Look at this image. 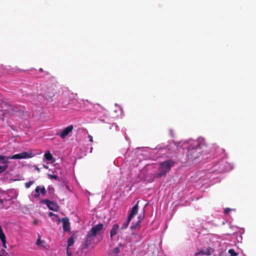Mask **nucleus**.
I'll return each instance as SVG.
<instances>
[{
  "label": "nucleus",
  "instance_id": "1",
  "mask_svg": "<svg viewBox=\"0 0 256 256\" xmlns=\"http://www.w3.org/2000/svg\"><path fill=\"white\" fill-rule=\"evenodd\" d=\"M187 149L186 155L188 160H194L198 158L201 154L208 152L207 144L202 138L190 140Z\"/></svg>",
  "mask_w": 256,
  "mask_h": 256
},
{
  "label": "nucleus",
  "instance_id": "2",
  "mask_svg": "<svg viewBox=\"0 0 256 256\" xmlns=\"http://www.w3.org/2000/svg\"><path fill=\"white\" fill-rule=\"evenodd\" d=\"M175 164V162L172 160H168L159 164L158 168V172L154 176L156 178L164 176L170 170L171 168Z\"/></svg>",
  "mask_w": 256,
  "mask_h": 256
},
{
  "label": "nucleus",
  "instance_id": "3",
  "mask_svg": "<svg viewBox=\"0 0 256 256\" xmlns=\"http://www.w3.org/2000/svg\"><path fill=\"white\" fill-rule=\"evenodd\" d=\"M138 203L139 201H138L136 204L132 208L126 220L123 224L122 226L120 228V230H123L126 229L128 228L132 219L138 213Z\"/></svg>",
  "mask_w": 256,
  "mask_h": 256
},
{
  "label": "nucleus",
  "instance_id": "4",
  "mask_svg": "<svg viewBox=\"0 0 256 256\" xmlns=\"http://www.w3.org/2000/svg\"><path fill=\"white\" fill-rule=\"evenodd\" d=\"M96 236L90 233L89 232L86 236L84 241L82 244V248L86 249L88 248L94 240Z\"/></svg>",
  "mask_w": 256,
  "mask_h": 256
},
{
  "label": "nucleus",
  "instance_id": "5",
  "mask_svg": "<svg viewBox=\"0 0 256 256\" xmlns=\"http://www.w3.org/2000/svg\"><path fill=\"white\" fill-rule=\"evenodd\" d=\"M32 156V154L31 152H22L11 156H8L7 159H24L30 158Z\"/></svg>",
  "mask_w": 256,
  "mask_h": 256
},
{
  "label": "nucleus",
  "instance_id": "6",
  "mask_svg": "<svg viewBox=\"0 0 256 256\" xmlns=\"http://www.w3.org/2000/svg\"><path fill=\"white\" fill-rule=\"evenodd\" d=\"M74 130V126L72 124L69 125L64 128L60 134H57L56 135H60L62 139H64Z\"/></svg>",
  "mask_w": 256,
  "mask_h": 256
},
{
  "label": "nucleus",
  "instance_id": "7",
  "mask_svg": "<svg viewBox=\"0 0 256 256\" xmlns=\"http://www.w3.org/2000/svg\"><path fill=\"white\" fill-rule=\"evenodd\" d=\"M104 225L102 224H98L93 226L89 231L90 233L94 235L96 237L98 234L102 230Z\"/></svg>",
  "mask_w": 256,
  "mask_h": 256
},
{
  "label": "nucleus",
  "instance_id": "8",
  "mask_svg": "<svg viewBox=\"0 0 256 256\" xmlns=\"http://www.w3.org/2000/svg\"><path fill=\"white\" fill-rule=\"evenodd\" d=\"M59 221L62 223V228L64 232H69L70 230V223L68 218H62L61 220L60 219Z\"/></svg>",
  "mask_w": 256,
  "mask_h": 256
},
{
  "label": "nucleus",
  "instance_id": "9",
  "mask_svg": "<svg viewBox=\"0 0 256 256\" xmlns=\"http://www.w3.org/2000/svg\"><path fill=\"white\" fill-rule=\"evenodd\" d=\"M213 252V249L209 248H208L201 250L199 252L195 253L194 256H198L200 254L210 256Z\"/></svg>",
  "mask_w": 256,
  "mask_h": 256
},
{
  "label": "nucleus",
  "instance_id": "10",
  "mask_svg": "<svg viewBox=\"0 0 256 256\" xmlns=\"http://www.w3.org/2000/svg\"><path fill=\"white\" fill-rule=\"evenodd\" d=\"M174 144L177 148H180L182 149L188 148L189 146V140L188 141H180V142H174Z\"/></svg>",
  "mask_w": 256,
  "mask_h": 256
},
{
  "label": "nucleus",
  "instance_id": "11",
  "mask_svg": "<svg viewBox=\"0 0 256 256\" xmlns=\"http://www.w3.org/2000/svg\"><path fill=\"white\" fill-rule=\"evenodd\" d=\"M45 203L50 210L54 211H57L58 206L56 203L53 202H50L49 200H46Z\"/></svg>",
  "mask_w": 256,
  "mask_h": 256
},
{
  "label": "nucleus",
  "instance_id": "12",
  "mask_svg": "<svg viewBox=\"0 0 256 256\" xmlns=\"http://www.w3.org/2000/svg\"><path fill=\"white\" fill-rule=\"evenodd\" d=\"M36 194L35 196L36 197H38L40 193L42 195L44 196L46 194V191L45 188L44 186H37L35 189Z\"/></svg>",
  "mask_w": 256,
  "mask_h": 256
},
{
  "label": "nucleus",
  "instance_id": "13",
  "mask_svg": "<svg viewBox=\"0 0 256 256\" xmlns=\"http://www.w3.org/2000/svg\"><path fill=\"white\" fill-rule=\"evenodd\" d=\"M118 228L119 226L117 224H115L113 225L112 229L110 231V236L112 239V238L113 236L117 234Z\"/></svg>",
  "mask_w": 256,
  "mask_h": 256
},
{
  "label": "nucleus",
  "instance_id": "14",
  "mask_svg": "<svg viewBox=\"0 0 256 256\" xmlns=\"http://www.w3.org/2000/svg\"><path fill=\"white\" fill-rule=\"evenodd\" d=\"M36 244L40 248H46V242L44 240H40V236L38 235V238L36 242Z\"/></svg>",
  "mask_w": 256,
  "mask_h": 256
},
{
  "label": "nucleus",
  "instance_id": "15",
  "mask_svg": "<svg viewBox=\"0 0 256 256\" xmlns=\"http://www.w3.org/2000/svg\"><path fill=\"white\" fill-rule=\"evenodd\" d=\"M44 158L48 161L54 162V159L50 151H46L44 154Z\"/></svg>",
  "mask_w": 256,
  "mask_h": 256
},
{
  "label": "nucleus",
  "instance_id": "16",
  "mask_svg": "<svg viewBox=\"0 0 256 256\" xmlns=\"http://www.w3.org/2000/svg\"><path fill=\"white\" fill-rule=\"evenodd\" d=\"M7 157L8 156L1 155L0 156V164H4V165L7 164L8 166V159H7Z\"/></svg>",
  "mask_w": 256,
  "mask_h": 256
},
{
  "label": "nucleus",
  "instance_id": "17",
  "mask_svg": "<svg viewBox=\"0 0 256 256\" xmlns=\"http://www.w3.org/2000/svg\"><path fill=\"white\" fill-rule=\"evenodd\" d=\"M74 242V235L71 236L68 240V247L69 248L72 246Z\"/></svg>",
  "mask_w": 256,
  "mask_h": 256
},
{
  "label": "nucleus",
  "instance_id": "18",
  "mask_svg": "<svg viewBox=\"0 0 256 256\" xmlns=\"http://www.w3.org/2000/svg\"><path fill=\"white\" fill-rule=\"evenodd\" d=\"M0 239L2 240L4 245L5 246L6 244V238L3 232L0 233Z\"/></svg>",
  "mask_w": 256,
  "mask_h": 256
},
{
  "label": "nucleus",
  "instance_id": "19",
  "mask_svg": "<svg viewBox=\"0 0 256 256\" xmlns=\"http://www.w3.org/2000/svg\"><path fill=\"white\" fill-rule=\"evenodd\" d=\"M54 96V92L53 90L52 91V92L48 91V92H46V97L48 99V98H51Z\"/></svg>",
  "mask_w": 256,
  "mask_h": 256
},
{
  "label": "nucleus",
  "instance_id": "20",
  "mask_svg": "<svg viewBox=\"0 0 256 256\" xmlns=\"http://www.w3.org/2000/svg\"><path fill=\"white\" fill-rule=\"evenodd\" d=\"M141 222L140 220H138L135 224H132L130 226V228L133 230L136 228L140 225Z\"/></svg>",
  "mask_w": 256,
  "mask_h": 256
},
{
  "label": "nucleus",
  "instance_id": "21",
  "mask_svg": "<svg viewBox=\"0 0 256 256\" xmlns=\"http://www.w3.org/2000/svg\"><path fill=\"white\" fill-rule=\"evenodd\" d=\"M8 168V166L7 164L0 166V174L3 173L4 172L7 170Z\"/></svg>",
  "mask_w": 256,
  "mask_h": 256
},
{
  "label": "nucleus",
  "instance_id": "22",
  "mask_svg": "<svg viewBox=\"0 0 256 256\" xmlns=\"http://www.w3.org/2000/svg\"><path fill=\"white\" fill-rule=\"evenodd\" d=\"M228 253L230 254V256H236L238 254L236 253L234 249H230L228 250Z\"/></svg>",
  "mask_w": 256,
  "mask_h": 256
},
{
  "label": "nucleus",
  "instance_id": "23",
  "mask_svg": "<svg viewBox=\"0 0 256 256\" xmlns=\"http://www.w3.org/2000/svg\"><path fill=\"white\" fill-rule=\"evenodd\" d=\"M48 178H50V179H52V178H54L56 180H58V177L56 175H55V174H48Z\"/></svg>",
  "mask_w": 256,
  "mask_h": 256
},
{
  "label": "nucleus",
  "instance_id": "24",
  "mask_svg": "<svg viewBox=\"0 0 256 256\" xmlns=\"http://www.w3.org/2000/svg\"><path fill=\"white\" fill-rule=\"evenodd\" d=\"M32 181H30L28 182H26L25 184V186L26 188H28L30 186L32 185Z\"/></svg>",
  "mask_w": 256,
  "mask_h": 256
},
{
  "label": "nucleus",
  "instance_id": "25",
  "mask_svg": "<svg viewBox=\"0 0 256 256\" xmlns=\"http://www.w3.org/2000/svg\"><path fill=\"white\" fill-rule=\"evenodd\" d=\"M144 217V212L142 214H140L138 216V220H140V222H141Z\"/></svg>",
  "mask_w": 256,
  "mask_h": 256
},
{
  "label": "nucleus",
  "instance_id": "26",
  "mask_svg": "<svg viewBox=\"0 0 256 256\" xmlns=\"http://www.w3.org/2000/svg\"><path fill=\"white\" fill-rule=\"evenodd\" d=\"M114 253H116V254H118L119 252H120V249H119V248L118 247H116L114 248Z\"/></svg>",
  "mask_w": 256,
  "mask_h": 256
},
{
  "label": "nucleus",
  "instance_id": "27",
  "mask_svg": "<svg viewBox=\"0 0 256 256\" xmlns=\"http://www.w3.org/2000/svg\"><path fill=\"white\" fill-rule=\"evenodd\" d=\"M66 252H67V254H68V256H71L72 255V253L69 250V248H67V249H66Z\"/></svg>",
  "mask_w": 256,
  "mask_h": 256
},
{
  "label": "nucleus",
  "instance_id": "28",
  "mask_svg": "<svg viewBox=\"0 0 256 256\" xmlns=\"http://www.w3.org/2000/svg\"><path fill=\"white\" fill-rule=\"evenodd\" d=\"M231 210V209L230 208H226L225 210H224V213L225 214H228V212H230V211Z\"/></svg>",
  "mask_w": 256,
  "mask_h": 256
},
{
  "label": "nucleus",
  "instance_id": "29",
  "mask_svg": "<svg viewBox=\"0 0 256 256\" xmlns=\"http://www.w3.org/2000/svg\"><path fill=\"white\" fill-rule=\"evenodd\" d=\"M88 138H89L90 142H93V138H92V136L88 135Z\"/></svg>",
  "mask_w": 256,
  "mask_h": 256
},
{
  "label": "nucleus",
  "instance_id": "30",
  "mask_svg": "<svg viewBox=\"0 0 256 256\" xmlns=\"http://www.w3.org/2000/svg\"><path fill=\"white\" fill-rule=\"evenodd\" d=\"M2 232H3L2 228L1 226H0V233Z\"/></svg>",
  "mask_w": 256,
  "mask_h": 256
},
{
  "label": "nucleus",
  "instance_id": "31",
  "mask_svg": "<svg viewBox=\"0 0 256 256\" xmlns=\"http://www.w3.org/2000/svg\"><path fill=\"white\" fill-rule=\"evenodd\" d=\"M49 215H50V216H54V214L53 213H52V212H50L49 213Z\"/></svg>",
  "mask_w": 256,
  "mask_h": 256
},
{
  "label": "nucleus",
  "instance_id": "32",
  "mask_svg": "<svg viewBox=\"0 0 256 256\" xmlns=\"http://www.w3.org/2000/svg\"><path fill=\"white\" fill-rule=\"evenodd\" d=\"M34 224H38V220H35L34 221Z\"/></svg>",
  "mask_w": 256,
  "mask_h": 256
},
{
  "label": "nucleus",
  "instance_id": "33",
  "mask_svg": "<svg viewBox=\"0 0 256 256\" xmlns=\"http://www.w3.org/2000/svg\"><path fill=\"white\" fill-rule=\"evenodd\" d=\"M3 202H4V200L2 199H0V204H3Z\"/></svg>",
  "mask_w": 256,
  "mask_h": 256
},
{
  "label": "nucleus",
  "instance_id": "34",
  "mask_svg": "<svg viewBox=\"0 0 256 256\" xmlns=\"http://www.w3.org/2000/svg\"><path fill=\"white\" fill-rule=\"evenodd\" d=\"M35 168L36 169L38 172H40V169L36 166H35Z\"/></svg>",
  "mask_w": 256,
  "mask_h": 256
},
{
  "label": "nucleus",
  "instance_id": "35",
  "mask_svg": "<svg viewBox=\"0 0 256 256\" xmlns=\"http://www.w3.org/2000/svg\"><path fill=\"white\" fill-rule=\"evenodd\" d=\"M40 72H42V71H43V70H42V68H40Z\"/></svg>",
  "mask_w": 256,
  "mask_h": 256
},
{
  "label": "nucleus",
  "instance_id": "36",
  "mask_svg": "<svg viewBox=\"0 0 256 256\" xmlns=\"http://www.w3.org/2000/svg\"><path fill=\"white\" fill-rule=\"evenodd\" d=\"M15 71H16H16H19V72H20V70H19V69H18L17 70H16Z\"/></svg>",
  "mask_w": 256,
  "mask_h": 256
},
{
  "label": "nucleus",
  "instance_id": "37",
  "mask_svg": "<svg viewBox=\"0 0 256 256\" xmlns=\"http://www.w3.org/2000/svg\"><path fill=\"white\" fill-rule=\"evenodd\" d=\"M0 256H2V255H0Z\"/></svg>",
  "mask_w": 256,
  "mask_h": 256
}]
</instances>
